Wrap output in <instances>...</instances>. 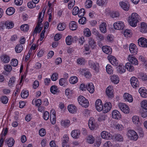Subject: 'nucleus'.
<instances>
[{"instance_id": "obj_44", "label": "nucleus", "mask_w": 147, "mask_h": 147, "mask_svg": "<svg viewBox=\"0 0 147 147\" xmlns=\"http://www.w3.org/2000/svg\"><path fill=\"white\" fill-rule=\"evenodd\" d=\"M70 121L68 120H62L61 121V125L65 127H67L70 125Z\"/></svg>"}, {"instance_id": "obj_2", "label": "nucleus", "mask_w": 147, "mask_h": 147, "mask_svg": "<svg viewBox=\"0 0 147 147\" xmlns=\"http://www.w3.org/2000/svg\"><path fill=\"white\" fill-rule=\"evenodd\" d=\"M78 101L80 105L83 107L87 108L89 105L88 100L83 96H79L78 98Z\"/></svg>"}, {"instance_id": "obj_59", "label": "nucleus", "mask_w": 147, "mask_h": 147, "mask_svg": "<svg viewBox=\"0 0 147 147\" xmlns=\"http://www.w3.org/2000/svg\"><path fill=\"white\" fill-rule=\"evenodd\" d=\"M1 100L2 103L4 104L7 103L8 102V98L6 96H3L1 98Z\"/></svg>"}, {"instance_id": "obj_25", "label": "nucleus", "mask_w": 147, "mask_h": 147, "mask_svg": "<svg viewBox=\"0 0 147 147\" xmlns=\"http://www.w3.org/2000/svg\"><path fill=\"white\" fill-rule=\"evenodd\" d=\"M138 91L142 97L143 98L147 97V90L144 88L142 87L140 88Z\"/></svg>"}, {"instance_id": "obj_48", "label": "nucleus", "mask_w": 147, "mask_h": 147, "mask_svg": "<svg viewBox=\"0 0 147 147\" xmlns=\"http://www.w3.org/2000/svg\"><path fill=\"white\" fill-rule=\"evenodd\" d=\"M65 28V24L60 23L58 25L57 28L59 31H63Z\"/></svg>"}, {"instance_id": "obj_27", "label": "nucleus", "mask_w": 147, "mask_h": 147, "mask_svg": "<svg viewBox=\"0 0 147 147\" xmlns=\"http://www.w3.org/2000/svg\"><path fill=\"white\" fill-rule=\"evenodd\" d=\"M107 24L105 22H102L100 24L99 29L101 32L104 34L107 32Z\"/></svg>"}, {"instance_id": "obj_6", "label": "nucleus", "mask_w": 147, "mask_h": 147, "mask_svg": "<svg viewBox=\"0 0 147 147\" xmlns=\"http://www.w3.org/2000/svg\"><path fill=\"white\" fill-rule=\"evenodd\" d=\"M124 26V23L120 21L116 22L113 24L114 28L116 30H122L123 29Z\"/></svg>"}, {"instance_id": "obj_40", "label": "nucleus", "mask_w": 147, "mask_h": 147, "mask_svg": "<svg viewBox=\"0 0 147 147\" xmlns=\"http://www.w3.org/2000/svg\"><path fill=\"white\" fill-rule=\"evenodd\" d=\"M138 76V78L141 79L143 81H146L147 80V76L144 73H140Z\"/></svg>"}, {"instance_id": "obj_47", "label": "nucleus", "mask_w": 147, "mask_h": 147, "mask_svg": "<svg viewBox=\"0 0 147 147\" xmlns=\"http://www.w3.org/2000/svg\"><path fill=\"white\" fill-rule=\"evenodd\" d=\"M6 28L9 29L12 28L14 26V24L11 22L9 21L5 22Z\"/></svg>"}, {"instance_id": "obj_20", "label": "nucleus", "mask_w": 147, "mask_h": 147, "mask_svg": "<svg viewBox=\"0 0 147 147\" xmlns=\"http://www.w3.org/2000/svg\"><path fill=\"white\" fill-rule=\"evenodd\" d=\"M102 49L104 53L110 55L112 52L111 48L109 46L106 45L103 46L102 48Z\"/></svg>"}, {"instance_id": "obj_36", "label": "nucleus", "mask_w": 147, "mask_h": 147, "mask_svg": "<svg viewBox=\"0 0 147 147\" xmlns=\"http://www.w3.org/2000/svg\"><path fill=\"white\" fill-rule=\"evenodd\" d=\"M76 107L73 105H70L68 106L67 108L68 111L71 113H74L76 112Z\"/></svg>"}, {"instance_id": "obj_46", "label": "nucleus", "mask_w": 147, "mask_h": 147, "mask_svg": "<svg viewBox=\"0 0 147 147\" xmlns=\"http://www.w3.org/2000/svg\"><path fill=\"white\" fill-rule=\"evenodd\" d=\"M28 91L23 90L21 93V96L24 98H26L28 96Z\"/></svg>"}, {"instance_id": "obj_34", "label": "nucleus", "mask_w": 147, "mask_h": 147, "mask_svg": "<svg viewBox=\"0 0 147 147\" xmlns=\"http://www.w3.org/2000/svg\"><path fill=\"white\" fill-rule=\"evenodd\" d=\"M6 142L9 147H11L13 145L14 143V140L12 138H11L9 139H6Z\"/></svg>"}, {"instance_id": "obj_63", "label": "nucleus", "mask_w": 147, "mask_h": 147, "mask_svg": "<svg viewBox=\"0 0 147 147\" xmlns=\"http://www.w3.org/2000/svg\"><path fill=\"white\" fill-rule=\"evenodd\" d=\"M86 18L85 17H83L79 20L78 22L80 24H84L86 23Z\"/></svg>"}, {"instance_id": "obj_24", "label": "nucleus", "mask_w": 147, "mask_h": 147, "mask_svg": "<svg viewBox=\"0 0 147 147\" xmlns=\"http://www.w3.org/2000/svg\"><path fill=\"white\" fill-rule=\"evenodd\" d=\"M0 58L1 61L5 63H8L10 60L9 56L5 54L2 55L0 57Z\"/></svg>"}, {"instance_id": "obj_35", "label": "nucleus", "mask_w": 147, "mask_h": 147, "mask_svg": "<svg viewBox=\"0 0 147 147\" xmlns=\"http://www.w3.org/2000/svg\"><path fill=\"white\" fill-rule=\"evenodd\" d=\"M115 139V140L118 141H122L123 140V137L120 134H115L112 137V139Z\"/></svg>"}, {"instance_id": "obj_41", "label": "nucleus", "mask_w": 147, "mask_h": 147, "mask_svg": "<svg viewBox=\"0 0 147 147\" xmlns=\"http://www.w3.org/2000/svg\"><path fill=\"white\" fill-rule=\"evenodd\" d=\"M78 80V79L76 76H73L71 77L69 80L70 83L72 84H74L76 83Z\"/></svg>"}, {"instance_id": "obj_23", "label": "nucleus", "mask_w": 147, "mask_h": 147, "mask_svg": "<svg viewBox=\"0 0 147 147\" xmlns=\"http://www.w3.org/2000/svg\"><path fill=\"white\" fill-rule=\"evenodd\" d=\"M140 31L143 33H147V24L144 22H141Z\"/></svg>"}, {"instance_id": "obj_5", "label": "nucleus", "mask_w": 147, "mask_h": 147, "mask_svg": "<svg viewBox=\"0 0 147 147\" xmlns=\"http://www.w3.org/2000/svg\"><path fill=\"white\" fill-rule=\"evenodd\" d=\"M130 83L134 88H136L139 86V82L138 79L135 77H132L130 80Z\"/></svg>"}, {"instance_id": "obj_4", "label": "nucleus", "mask_w": 147, "mask_h": 147, "mask_svg": "<svg viewBox=\"0 0 147 147\" xmlns=\"http://www.w3.org/2000/svg\"><path fill=\"white\" fill-rule=\"evenodd\" d=\"M118 106L120 109L124 113H128L129 111V107L126 104L123 103L119 104Z\"/></svg>"}, {"instance_id": "obj_16", "label": "nucleus", "mask_w": 147, "mask_h": 147, "mask_svg": "<svg viewBox=\"0 0 147 147\" xmlns=\"http://www.w3.org/2000/svg\"><path fill=\"white\" fill-rule=\"evenodd\" d=\"M112 116L113 119H119L121 117L120 112L117 110H115L112 111Z\"/></svg>"}, {"instance_id": "obj_33", "label": "nucleus", "mask_w": 147, "mask_h": 147, "mask_svg": "<svg viewBox=\"0 0 147 147\" xmlns=\"http://www.w3.org/2000/svg\"><path fill=\"white\" fill-rule=\"evenodd\" d=\"M132 121L136 125H139L140 123L139 118L138 116H134L132 118Z\"/></svg>"}, {"instance_id": "obj_61", "label": "nucleus", "mask_w": 147, "mask_h": 147, "mask_svg": "<svg viewBox=\"0 0 147 147\" xmlns=\"http://www.w3.org/2000/svg\"><path fill=\"white\" fill-rule=\"evenodd\" d=\"M67 80L63 78H61L59 80V84L61 86H64Z\"/></svg>"}, {"instance_id": "obj_9", "label": "nucleus", "mask_w": 147, "mask_h": 147, "mask_svg": "<svg viewBox=\"0 0 147 147\" xmlns=\"http://www.w3.org/2000/svg\"><path fill=\"white\" fill-rule=\"evenodd\" d=\"M138 43L140 47H146L147 46V40L145 38H140L138 40Z\"/></svg>"}, {"instance_id": "obj_18", "label": "nucleus", "mask_w": 147, "mask_h": 147, "mask_svg": "<svg viewBox=\"0 0 147 147\" xmlns=\"http://www.w3.org/2000/svg\"><path fill=\"white\" fill-rule=\"evenodd\" d=\"M88 126L90 129L92 130H94L96 127V125L93 118H90L89 120Z\"/></svg>"}, {"instance_id": "obj_37", "label": "nucleus", "mask_w": 147, "mask_h": 147, "mask_svg": "<svg viewBox=\"0 0 147 147\" xmlns=\"http://www.w3.org/2000/svg\"><path fill=\"white\" fill-rule=\"evenodd\" d=\"M111 81L115 84H117L119 82L118 77L117 75H113L111 78Z\"/></svg>"}, {"instance_id": "obj_17", "label": "nucleus", "mask_w": 147, "mask_h": 147, "mask_svg": "<svg viewBox=\"0 0 147 147\" xmlns=\"http://www.w3.org/2000/svg\"><path fill=\"white\" fill-rule=\"evenodd\" d=\"M80 134V132L78 129L73 130L71 133V136L74 138L76 139L79 138Z\"/></svg>"}, {"instance_id": "obj_43", "label": "nucleus", "mask_w": 147, "mask_h": 147, "mask_svg": "<svg viewBox=\"0 0 147 147\" xmlns=\"http://www.w3.org/2000/svg\"><path fill=\"white\" fill-rule=\"evenodd\" d=\"M107 3V0H98L96 1V4L100 6L105 5Z\"/></svg>"}, {"instance_id": "obj_10", "label": "nucleus", "mask_w": 147, "mask_h": 147, "mask_svg": "<svg viewBox=\"0 0 147 147\" xmlns=\"http://www.w3.org/2000/svg\"><path fill=\"white\" fill-rule=\"evenodd\" d=\"M96 109L98 111H100L103 109V106L101 100L99 99L97 100L95 104Z\"/></svg>"}, {"instance_id": "obj_64", "label": "nucleus", "mask_w": 147, "mask_h": 147, "mask_svg": "<svg viewBox=\"0 0 147 147\" xmlns=\"http://www.w3.org/2000/svg\"><path fill=\"white\" fill-rule=\"evenodd\" d=\"M28 6L30 8H33L36 7V4L32 1H30L28 3Z\"/></svg>"}, {"instance_id": "obj_55", "label": "nucleus", "mask_w": 147, "mask_h": 147, "mask_svg": "<svg viewBox=\"0 0 147 147\" xmlns=\"http://www.w3.org/2000/svg\"><path fill=\"white\" fill-rule=\"evenodd\" d=\"M40 26L38 27V25H37V26L35 27L34 31L32 34L33 35V36H34L35 34H36L37 32L39 33L41 31L42 28L41 27L39 28Z\"/></svg>"}, {"instance_id": "obj_7", "label": "nucleus", "mask_w": 147, "mask_h": 147, "mask_svg": "<svg viewBox=\"0 0 147 147\" xmlns=\"http://www.w3.org/2000/svg\"><path fill=\"white\" fill-rule=\"evenodd\" d=\"M78 71L80 74H84L86 78H89L91 76L89 71L87 69H78Z\"/></svg>"}, {"instance_id": "obj_12", "label": "nucleus", "mask_w": 147, "mask_h": 147, "mask_svg": "<svg viewBox=\"0 0 147 147\" xmlns=\"http://www.w3.org/2000/svg\"><path fill=\"white\" fill-rule=\"evenodd\" d=\"M101 135L102 138L107 140H110L112 139V135L108 132L103 131L101 133Z\"/></svg>"}, {"instance_id": "obj_56", "label": "nucleus", "mask_w": 147, "mask_h": 147, "mask_svg": "<svg viewBox=\"0 0 147 147\" xmlns=\"http://www.w3.org/2000/svg\"><path fill=\"white\" fill-rule=\"evenodd\" d=\"M141 106L142 107L145 109L147 110V100H143L141 102Z\"/></svg>"}, {"instance_id": "obj_19", "label": "nucleus", "mask_w": 147, "mask_h": 147, "mask_svg": "<svg viewBox=\"0 0 147 147\" xmlns=\"http://www.w3.org/2000/svg\"><path fill=\"white\" fill-rule=\"evenodd\" d=\"M129 50L131 53L136 54L137 52V49L136 46L133 43H131L129 45Z\"/></svg>"}, {"instance_id": "obj_1", "label": "nucleus", "mask_w": 147, "mask_h": 147, "mask_svg": "<svg viewBox=\"0 0 147 147\" xmlns=\"http://www.w3.org/2000/svg\"><path fill=\"white\" fill-rule=\"evenodd\" d=\"M140 17L137 13H133L128 17V21L131 26L134 27L136 26L137 23L140 20Z\"/></svg>"}, {"instance_id": "obj_26", "label": "nucleus", "mask_w": 147, "mask_h": 147, "mask_svg": "<svg viewBox=\"0 0 147 147\" xmlns=\"http://www.w3.org/2000/svg\"><path fill=\"white\" fill-rule=\"evenodd\" d=\"M123 98L126 101L131 102L133 100L132 96L128 93H125L124 94Z\"/></svg>"}, {"instance_id": "obj_28", "label": "nucleus", "mask_w": 147, "mask_h": 147, "mask_svg": "<svg viewBox=\"0 0 147 147\" xmlns=\"http://www.w3.org/2000/svg\"><path fill=\"white\" fill-rule=\"evenodd\" d=\"M87 89L91 93H93L94 90V87L93 84L92 83H89L87 86Z\"/></svg>"}, {"instance_id": "obj_38", "label": "nucleus", "mask_w": 147, "mask_h": 147, "mask_svg": "<svg viewBox=\"0 0 147 147\" xmlns=\"http://www.w3.org/2000/svg\"><path fill=\"white\" fill-rule=\"evenodd\" d=\"M15 9L13 7H10L7 9L6 12L7 14L8 15H11L14 12Z\"/></svg>"}, {"instance_id": "obj_13", "label": "nucleus", "mask_w": 147, "mask_h": 147, "mask_svg": "<svg viewBox=\"0 0 147 147\" xmlns=\"http://www.w3.org/2000/svg\"><path fill=\"white\" fill-rule=\"evenodd\" d=\"M50 119L51 123L54 125L56 123V113L54 110H51L50 112Z\"/></svg>"}, {"instance_id": "obj_15", "label": "nucleus", "mask_w": 147, "mask_h": 147, "mask_svg": "<svg viewBox=\"0 0 147 147\" xmlns=\"http://www.w3.org/2000/svg\"><path fill=\"white\" fill-rule=\"evenodd\" d=\"M88 65L90 67L94 70L95 71H97L99 69V64L98 63L96 64L92 61L90 60L88 62Z\"/></svg>"}, {"instance_id": "obj_22", "label": "nucleus", "mask_w": 147, "mask_h": 147, "mask_svg": "<svg viewBox=\"0 0 147 147\" xmlns=\"http://www.w3.org/2000/svg\"><path fill=\"white\" fill-rule=\"evenodd\" d=\"M128 60L131 63L135 65L138 64V61L136 58L133 55H130L128 56Z\"/></svg>"}, {"instance_id": "obj_42", "label": "nucleus", "mask_w": 147, "mask_h": 147, "mask_svg": "<svg viewBox=\"0 0 147 147\" xmlns=\"http://www.w3.org/2000/svg\"><path fill=\"white\" fill-rule=\"evenodd\" d=\"M23 47L20 44H18L15 48L16 52L17 53H20L23 50Z\"/></svg>"}, {"instance_id": "obj_57", "label": "nucleus", "mask_w": 147, "mask_h": 147, "mask_svg": "<svg viewBox=\"0 0 147 147\" xmlns=\"http://www.w3.org/2000/svg\"><path fill=\"white\" fill-rule=\"evenodd\" d=\"M85 7L86 8H90L92 6V1L91 0H87L85 3Z\"/></svg>"}, {"instance_id": "obj_8", "label": "nucleus", "mask_w": 147, "mask_h": 147, "mask_svg": "<svg viewBox=\"0 0 147 147\" xmlns=\"http://www.w3.org/2000/svg\"><path fill=\"white\" fill-rule=\"evenodd\" d=\"M112 105L110 102H107L103 106L102 110L104 113H106L109 111L112 108Z\"/></svg>"}, {"instance_id": "obj_14", "label": "nucleus", "mask_w": 147, "mask_h": 147, "mask_svg": "<svg viewBox=\"0 0 147 147\" xmlns=\"http://www.w3.org/2000/svg\"><path fill=\"white\" fill-rule=\"evenodd\" d=\"M45 10L43 9L42 12L39 13L38 17V27L40 26L43 20L42 19L44 16L45 13Z\"/></svg>"}, {"instance_id": "obj_60", "label": "nucleus", "mask_w": 147, "mask_h": 147, "mask_svg": "<svg viewBox=\"0 0 147 147\" xmlns=\"http://www.w3.org/2000/svg\"><path fill=\"white\" fill-rule=\"evenodd\" d=\"M79 11V9L78 7L76 6L74 7L73 8L72 10L73 15L75 16L78 14Z\"/></svg>"}, {"instance_id": "obj_21", "label": "nucleus", "mask_w": 147, "mask_h": 147, "mask_svg": "<svg viewBox=\"0 0 147 147\" xmlns=\"http://www.w3.org/2000/svg\"><path fill=\"white\" fill-rule=\"evenodd\" d=\"M121 7L124 10L127 11L129 9V5L127 2H121L119 3Z\"/></svg>"}, {"instance_id": "obj_29", "label": "nucleus", "mask_w": 147, "mask_h": 147, "mask_svg": "<svg viewBox=\"0 0 147 147\" xmlns=\"http://www.w3.org/2000/svg\"><path fill=\"white\" fill-rule=\"evenodd\" d=\"M88 43L90 46L93 49H94L96 46V42L93 38L90 37L89 39Z\"/></svg>"}, {"instance_id": "obj_51", "label": "nucleus", "mask_w": 147, "mask_h": 147, "mask_svg": "<svg viewBox=\"0 0 147 147\" xmlns=\"http://www.w3.org/2000/svg\"><path fill=\"white\" fill-rule=\"evenodd\" d=\"M58 89L56 86H52L50 88V91L53 94H55L57 91Z\"/></svg>"}, {"instance_id": "obj_11", "label": "nucleus", "mask_w": 147, "mask_h": 147, "mask_svg": "<svg viewBox=\"0 0 147 147\" xmlns=\"http://www.w3.org/2000/svg\"><path fill=\"white\" fill-rule=\"evenodd\" d=\"M108 59L112 65L115 66H117L118 65V61L115 57L112 56H108Z\"/></svg>"}, {"instance_id": "obj_39", "label": "nucleus", "mask_w": 147, "mask_h": 147, "mask_svg": "<svg viewBox=\"0 0 147 147\" xmlns=\"http://www.w3.org/2000/svg\"><path fill=\"white\" fill-rule=\"evenodd\" d=\"M125 68L129 71H132L134 70V68L131 64L129 63H127L125 65Z\"/></svg>"}, {"instance_id": "obj_49", "label": "nucleus", "mask_w": 147, "mask_h": 147, "mask_svg": "<svg viewBox=\"0 0 147 147\" xmlns=\"http://www.w3.org/2000/svg\"><path fill=\"white\" fill-rule=\"evenodd\" d=\"M106 70L107 73L109 74H113V71L110 65L108 64L106 66Z\"/></svg>"}, {"instance_id": "obj_45", "label": "nucleus", "mask_w": 147, "mask_h": 147, "mask_svg": "<svg viewBox=\"0 0 147 147\" xmlns=\"http://www.w3.org/2000/svg\"><path fill=\"white\" fill-rule=\"evenodd\" d=\"M87 140L88 143L92 144L94 141V138L92 136L90 135L87 137Z\"/></svg>"}, {"instance_id": "obj_52", "label": "nucleus", "mask_w": 147, "mask_h": 147, "mask_svg": "<svg viewBox=\"0 0 147 147\" xmlns=\"http://www.w3.org/2000/svg\"><path fill=\"white\" fill-rule=\"evenodd\" d=\"M29 29V27L28 24L22 25L20 27L21 30L24 32L27 31Z\"/></svg>"}, {"instance_id": "obj_50", "label": "nucleus", "mask_w": 147, "mask_h": 147, "mask_svg": "<svg viewBox=\"0 0 147 147\" xmlns=\"http://www.w3.org/2000/svg\"><path fill=\"white\" fill-rule=\"evenodd\" d=\"M110 16L111 17L114 18L119 17V14L118 11H113L111 13Z\"/></svg>"}, {"instance_id": "obj_62", "label": "nucleus", "mask_w": 147, "mask_h": 147, "mask_svg": "<svg viewBox=\"0 0 147 147\" xmlns=\"http://www.w3.org/2000/svg\"><path fill=\"white\" fill-rule=\"evenodd\" d=\"M10 63L11 65L14 67L16 66L18 64V60L16 59H12Z\"/></svg>"}, {"instance_id": "obj_54", "label": "nucleus", "mask_w": 147, "mask_h": 147, "mask_svg": "<svg viewBox=\"0 0 147 147\" xmlns=\"http://www.w3.org/2000/svg\"><path fill=\"white\" fill-rule=\"evenodd\" d=\"M84 35L86 36H90L91 34V32L88 28L85 29L84 31Z\"/></svg>"}, {"instance_id": "obj_31", "label": "nucleus", "mask_w": 147, "mask_h": 147, "mask_svg": "<svg viewBox=\"0 0 147 147\" xmlns=\"http://www.w3.org/2000/svg\"><path fill=\"white\" fill-rule=\"evenodd\" d=\"M118 65L117 68L118 72L120 74H122L125 72V69L124 68V65L120 64H118Z\"/></svg>"}, {"instance_id": "obj_30", "label": "nucleus", "mask_w": 147, "mask_h": 147, "mask_svg": "<svg viewBox=\"0 0 147 147\" xmlns=\"http://www.w3.org/2000/svg\"><path fill=\"white\" fill-rule=\"evenodd\" d=\"M106 93L109 97H112L113 96V94L111 87L109 86L106 89Z\"/></svg>"}, {"instance_id": "obj_53", "label": "nucleus", "mask_w": 147, "mask_h": 147, "mask_svg": "<svg viewBox=\"0 0 147 147\" xmlns=\"http://www.w3.org/2000/svg\"><path fill=\"white\" fill-rule=\"evenodd\" d=\"M66 42L67 44L68 45H70L72 42L71 36H68L66 38Z\"/></svg>"}, {"instance_id": "obj_3", "label": "nucleus", "mask_w": 147, "mask_h": 147, "mask_svg": "<svg viewBox=\"0 0 147 147\" xmlns=\"http://www.w3.org/2000/svg\"><path fill=\"white\" fill-rule=\"evenodd\" d=\"M128 137L132 140L136 141L138 138V136L137 133L133 130H130L128 131Z\"/></svg>"}, {"instance_id": "obj_58", "label": "nucleus", "mask_w": 147, "mask_h": 147, "mask_svg": "<svg viewBox=\"0 0 147 147\" xmlns=\"http://www.w3.org/2000/svg\"><path fill=\"white\" fill-rule=\"evenodd\" d=\"M85 13V11L84 9H81L79 10L78 13V16L80 17L83 16Z\"/></svg>"}, {"instance_id": "obj_32", "label": "nucleus", "mask_w": 147, "mask_h": 147, "mask_svg": "<svg viewBox=\"0 0 147 147\" xmlns=\"http://www.w3.org/2000/svg\"><path fill=\"white\" fill-rule=\"evenodd\" d=\"M70 29L72 30H75L77 28V26L75 21H71L69 24Z\"/></svg>"}]
</instances>
